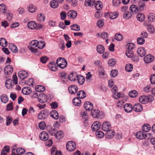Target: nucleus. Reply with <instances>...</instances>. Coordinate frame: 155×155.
Returning a JSON list of instances; mask_svg holds the SVG:
<instances>
[{
    "mask_svg": "<svg viewBox=\"0 0 155 155\" xmlns=\"http://www.w3.org/2000/svg\"><path fill=\"white\" fill-rule=\"evenodd\" d=\"M126 47L127 49L125 54L128 58H131L134 56L133 51L132 50L135 48V45L133 43H129L127 44Z\"/></svg>",
    "mask_w": 155,
    "mask_h": 155,
    "instance_id": "nucleus-1",
    "label": "nucleus"
},
{
    "mask_svg": "<svg viewBox=\"0 0 155 155\" xmlns=\"http://www.w3.org/2000/svg\"><path fill=\"white\" fill-rule=\"evenodd\" d=\"M30 47L33 48L38 47V48L42 49L45 46V43L44 41H40L39 42L36 40L31 41L30 43Z\"/></svg>",
    "mask_w": 155,
    "mask_h": 155,
    "instance_id": "nucleus-2",
    "label": "nucleus"
},
{
    "mask_svg": "<svg viewBox=\"0 0 155 155\" xmlns=\"http://www.w3.org/2000/svg\"><path fill=\"white\" fill-rule=\"evenodd\" d=\"M56 63L58 66L62 69L65 68L67 65V61L62 57L58 58L56 60Z\"/></svg>",
    "mask_w": 155,
    "mask_h": 155,
    "instance_id": "nucleus-3",
    "label": "nucleus"
},
{
    "mask_svg": "<svg viewBox=\"0 0 155 155\" xmlns=\"http://www.w3.org/2000/svg\"><path fill=\"white\" fill-rule=\"evenodd\" d=\"M91 115L94 118H101L104 115L103 113L100 112L97 109L92 110L91 112Z\"/></svg>",
    "mask_w": 155,
    "mask_h": 155,
    "instance_id": "nucleus-4",
    "label": "nucleus"
},
{
    "mask_svg": "<svg viewBox=\"0 0 155 155\" xmlns=\"http://www.w3.org/2000/svg\"><path fill=\"white\" fill-rule=\"evenodd\" d=\"M76 147V145L74 141H68L66 144V148L68 151H72L74 150Z\"/></svg>",
    "mask_w": 155,
    "mask_h": 155,
    "instance_id": "nucleus-5",
    "label": "nucleus"
},
{
    "mask_svg": "<svg viewBox=\"0 0 155 155\" xmlns=\"http://www.w3.org/2000/svg\"><path fill=\"white\" fill-rule=\"evenodd\" d=\"M18 78L21 80H24L27 78L28 74L25 71H19L18 73Z\"/></svg>",
    "mask_w": 155,
    "mask_h": 155,
    "instance_id": "nucleus-6",
    "label": "nucleus"
},
{
    "mask_svg": "<svg viewBox=\"0 0 155 155\" xmlns=\"http://www.w3.org/2000/svg\"><path fill=\"white\" fill-rule=\"evenodd\" d=\"M77 12L75 10H70L67 13L68 16L71 19L75 18L77 15Z\"/></svg>",
    "mask_w": 155,
    "mask_h": 155,
    "instance_id": "nucleus-7",
    "label": "nucleus"
},
{
    "mask_svg": "<svg viewBox=\"0 0 155 155\" xmlns=\"http://www.w3.org/2000/svg\"><path fill=\"white\" fill-rule=\"evenodd\" d=\"M101 123L98 121H95L91 125V128L93 131H97L100 127Z\"/></svg>",
    "mask_w": 155,
    "mask_h": 155,
    "instance_id": "nucleus-8",
    "label": "nucleus"
},
{
    "mask_svg": "<svg viewBox=\"0 0 155 155\" xmlns=\"http://www.w3.org/2000/svg\"><path fill=\"white\" fill-rule=\"evenodd\" d=\"M78 88L75 85H71L68 87L69 92L71 94H74L78 91Z\"/></svg>",
    "mask_w": 155,
    "mask_h": 155,
    "instance_id": "nucleus-9",
    "label": "nucleus"
},
{
    "mask_svg": "<svg viewBox=\"0 0 155 155\" xmlns=\"http://www.w3.org/2000/svg\"><path fill=\"white\" fill-rule=\"evenodd\" d=\"M4 73L7 75H9L13 72V69L11 65H7L4 68Z\"/></svg>",
    "mask_w": 155,
    "mask_h": 155,
    "instance_id": "nucleus-10",
    "label": "nucleus"
},
{
    "mask_svg": "<svg viewBox=\"0 0 155 155\" xmlns=\"http://www.w3.org/2000/svg\"><path fill=\"white\" fill-rule=\"evenodd\" d=\"M110 127L111 126L110 123L107 121L104 123L102 126V130L106 132L110 130Z\"/></svg>",
    "mask_w": 155,
    "mask_h": 155,
    "instance_id": "nucleus-11",
    "label": "nucleus"
},
{
    "mask_svg": "<svg viewBox=\"0 0 155 155\" xmlns=\"http://www.w3.org/2000/svg\"><path fill=\"white\" fill-rule=\"evenodd\" d=\"M39 137L41 140L46 141L48 139L49 136L48 134L46 132L43 131L40 133Z\"/></svg>",
    "mask_w": 155,
    "mask_h": 155,
    "instance_id": "nucleus-12",
    "label": "nucleus"
},
{
    "mask_svg": "<svg viewBox=\"0 0 155 155\" xmlns=\"http://www.w3.org/2000/svg\"><path fill=\"white\" fill-rule=\"evenodd\" d=\"M130 10L133 15L136 14L139 12V9L137 6L134 5H131L129 8Z\"/></svg>",
    "mask_w": 155,
    "mask_h": 155,
    "instance_id": "nucleus-13",
    "label": "nucleus"
},
{
    "mask_svg": "<svg viewBox=\"0 0 155 155\" xmlns=\"http://www.w3.org/2000/svg\"><path fill=\"white\" fill-rule=\"evenodd\" d=\"M84 107L86 110L90 111L92 110L93 105L91 102L86 101L84 104Z\"/></svg>",
    "mask_w": 155,
    "mask_h": 155,
    "instance_id": "nucleus-14",
    "label": "nucleus"
},
{
    "mask_svg": "<svg viewBox=\"0 0 155 155\" xmlns=\"http://www.w3.org/2000/svg\"><path fill=\"white\" fill-rule=\"evenodd\" d=\"M137 53L140 57H142L146 55V51L143 47H141L138 49Z\"/></svg>",
    "mask_w": 155,
    "mask_h": 155,
    "instance_id": "nucleus-15",
    "label": "nucleus"
},
{
    "mask_svg": "<svg viewBox=\"0 0 155 155\" xmlns=\"http://www.w3.org/2000/svg\"><path fill=\"white\" fill-rule=\"evenodd\" d=\"M154 59V57L151 54H148L145 57L143 60L145 63H148L152 62Z\"/></svg>",
    "mask_w": 155,
    "mask_h": 155,
    "instance_id": "nucleus-16",
    "label": "nucleus"
},
{
    "mask_svg": "<svg viewBox=\"0 0 155 155\" xmlns=\"http://www.w3.org/2000/svg\"><path fill=\"white\" fill-rule=\"evenodd\" d=\"M145 132L143 131H140L137 133L135 136L137 138L142 140L145 139Z\"/></svg>",
    "mask_w": 155,
    "mask_h": 155,
    "instance_id": "nucleus-17",
    "label": "nucleus"
},
{
    "mask_svg": "<svg viewBox=\"0 0 155 155\" xmlns=\"http://www.w3.org/2000/svg\"><path fill=\"white\" fill-rule=\"evenodd\" d=\"M134 110L137 112H140L143 110L141 105L140 104H135L133 107Z\"/></svg>",
    "mask_w": 155,
    "mask_h": 155,
    "instance_id": "nucleus-18",
    "label": "nucleus"
},
{
    "mask_svg": "<svg viewBox=\"0 0 155 155\" xmlns=\"http://www.w3.org/2000/svg\"><path fill=\"white\" fill-rule=\"evenodd\" d=\"M94 5L96 9L97 10H100L103 8L102 3L100 1H97L95 2Z\"/></svg>",
    "mask_w": 155,
    "mask_h": 155,
    "instance_id": "nucleus-19",
    "label": "nucleus"
},
{
    "mask_svg": "<svg viewBox=\"0 0 155 155\" xmlns=\"http://www.w3.org/2000/svg\"><path fill=\"white\" fill-rule=\"evenodd\" d=\"M133 109L132 105L130 104H126L124 106V110L127 112H130Z\"/></svg>",
    "mask_w": 155,
    "mask_h": 155,
    "instance_id": "nucleus-20",
    "label": "nucleus"
},
{
    "mask_svg": "<svg viewBox=\"0 0 155 155\" xmlns=\"http://www.w3.org/2000/svg\"><path fill=\"white\" fill-rule=\"evenodd\" d=\"M73 104L76 106H79L81 104V100L78 97H75L72 101Z\"/></svg>",
    "mask_w": 155,
    "mask_h": 155,
    "instance_id": "nucleus-21",
    "label": "nucleus"
},
{
    "mask_svg": "<svg viewBox=\"0 0 155 155\" xmlns=\"http://www.w3.org/2000/svg\"><path fill=\"white\" fill-rule=\"evenodd\" d=\"M50 69L52 71H56L57 70V67L55 62H51L49 63L48 65Z\"/></svg>",
    "mask_w": 155,
    "mask_h": 155,
    "instance_id": "nucleus-22",
    "label": "nucleus"
},
{
    "mask_svg": "<svg viewBox=\"0 0 155 155\" xmlns=\"http://www.w3.org/2000/svg\"><path fill=\"white\" fill-rule=\"evenodd\" d=\"M8 47L13 52L15 53L18 52V49L17 47L14 44L12 43L9 44Z\"/></svg>",
    "mask_w": 155,
    "mask_h": 155,
    "instance_id": "nucleus-23",
    "label": "nucleus"
},
{
    "mask_svg": "<svg viewBox=\"0 0 155 155\" xmlns=\"http://www.w3.org/2000/svg\"><path fill=\"white\" fill-rule=\"evenodd\" d=\"M82 117L84 121V122L87 126L88 124V123L86 122L88 119V114L87 112H84L81 114Z\"/></svg>",
    "mask_w": 155,
    "mask_h": 155,
    "instance_id": "nucleus-24",
    "label": "nucleus"
},
{
    "mask_svg": "<svg viewBox=\"0 0 155 155\" xmlns=\"http://www.w3.org/2000/svg\"><path fill=\"white\" fill-rule=\"evenodd\" d=\"M51 116L54 119L57 120L58 118L59 115L56 110L51 111L50 113Z\"/></svg>",
    "mask_w": 155,
    "mask_h": 155,
    "instance_id": "nucleus-25",
    "label": "nucleus"
},
{
    "mask_svg": "<svg viewBox=\"0 0 155 155\" xmlns=\"http://www.w3.org/2000/svg\"><path fill=\"white\" fill-rule=\"evenodd\" d=\"M28 27L31 29H35L37 27V24L34 21H31L29 22L28 23Z\"/></svg>",
    "mask_w": 155,
    "mask_h": 155,
    "instance_id": "nucleus-26",
    "label": "nucleus"
},
{
    "mask_svg": "<svg viewBox=\"0 0 155 155\" xmlns=\"http://www.w3.org/2000/svg\"><path fill=\"white\" fill-rule=\"evenodd\" d=\"M31 89L28 87H24L22 90V92L23 94L25 95H28L31 92Z\"/></svg>",
    "mask_w": 155,
    "mask_h": 155,
    "instance_id": "nucleus-27",
    "label": "nucleus"
},
{
    "mask_svg": "<svg viewBox=\"0 0 155 155\" xmlns=\"http://www.w3.org/2000/svg\"><path fill=\"white\" fill-rule=\"evenodd\" d=\"M13 85V83L12 82V80L9 79L7 80L5 84L7 88L9 89L11 88H12V85Z\"/></svg>",
    "mask_w": 155,
    "mask_h": 155,
    "instance_id": "nucleus-28",
    "label": "nucleus"
},
{
    "mask_svg": "<svg viewBox=\"0 0 155 155\" xmlns=\"http://www.w3.org/2000/svg\"><path fill=\"white\" fill-rule=\"evenodd\" d=\"M115 132L114 131L109 130L107 131L105 136L107 138L111 139L114 136Z\"/></svg>",
    "mask_w": 155,
    "mask_h": 155,
    "instance_id": "nucleus-29",
    "label": "nucleus"
},
{
    "mask_svg": "<svg viewBox=\"0 0 155 155\" xmlns=\"http://www.w3.org/2000/svg\"><path fill=\"white\" fill-rule=\"evenodd\" d=\"M77 96L79 98L83 99L86 97V94L84 91L81 90L77 93Z\"/></svg>",
    "mask_w": 155,
    "mask_h": 155,
    "instance_id": "nucleus-30",
    "label": "nucleus"
},
{
    "mask_svg": "<svg viewBox=\"0 0 155 155\" xmlns=\"http://www.w3.org/2000/svg\"><path fill=\"white\" fill-rule=\"evenodd\" d=\"M77 79L78 84L80 85L83 84L84 82L85 78L81 75H79L77 76Z\"/></svg>",
    "mask_w": 155,
    "mask_h": 155,
    "instance_id": "nucleus-31",
    "label": "nucleus"
},
{
    "mask_svg": "<svg viewBox=\"0 0 155 155\" xmlns=\"http://www.w3.org/2000/svg\"><path fill=\"white\" fill-rule=\"evenodd\" d=\"M147 96L142 95L139 98V101L140 102L143 104H145L148 103V101L147 98Z\"/></svg>",
    "mask_w": 155,
    "mask_h": 155,
    "instance_id": "nucleus-32",
    "label": "nucleus"
},
{
    "mask_svg": "<svg viewBox=\"0 0 155 155\" xmlns=\"http://www.w3.org/2000/svg\"><path fill=\"white\" fill-rule=\"evenodd\" d=\"M17 155H22L25 152V150L24 148L21 147H18L16 150Z\"/></svg>",
    "mask_w": 155,
    "mask_h": 155,
    "instance_id": "nucleus-33",
    "label": "nucleus"
},
{
    "mask_svg": "<svg viewBox=\"0 0 155 155\" xmlns=\"http://www.w3.org/2000/svg\"><path fill=\"white\" fill-rule=\"evenodd\" d=\"M45 86L41 85H37L35 88V90L38 92H43L45 91Z\"/></svg>",
    "mask_w": 155,
    "mask_h": 155,
    "instance_id": "nucleus-34",
    "label": "nucleus"
},
{
    "mask_svg": "<svg viewBox=\"0 0 155 155\" xmlns=\"http://www.w3.org/2000/svg\"><path fill=\"white\" fill-rule=\"evenodd\" d=\"M50 5L51 8H55L58 7L59 4L58 1L53 0L50 2Z\"/></svg>",
    "mask_w": 155,
    "mask_h": 155,
    "instance_id": "nucleus-35",
    "label": "nucleus"
},
{
    "mask_svg": "<svg viewBox=\"0 0 155 155\" xmlns=\"http://www.w3.org/2000/svg\"><path fill=\"white\" fill-rule=\"evenodd\" d=\"M142 129L144 132H147L150 130V126L149 125L147 124H145L142 126Z\"/></svg>",
    "mask_w": 155,
    "mask_h": 155,
    "instance_id": "nucleus-36",
    "label": "nucleus"
},
{
    "mask_svg": "<svg viewBox=\"0 0 155 155\" xmlns=\"http://www.w3.org/2000/svg\"><path fill=\"white\" fill-rule=\"evenodd\" d=\"M97 50L98 53L103 54L104 51V47L101 45H98L97 47Z\"/></svg>",
    "mask_w": 155,
    "mask_h": 155,
    "instance_id": "nucleus-37",
    "label": "nucleus"
},
{
    "mask_svg": "<svg viewBox=\"0 0 155 155\" xmlns=\"http://www.w3.org/2000/svg\"><path fill=\"white\" fill-rule=\"evenodd\" d=\"M118 16V13L117 12H110L109 15V18L112 19L116 18Z\"/></svg>",
    "mask_w": 155,
    "mask_h": 155,
    "instance_id": "nucleus-38",
    "label": "nucleus"
},
{
    "mask_svg": "<svg viewBox=\"0 0 155 155\" xmlns=\"http://www.w3.org/2000/svg\"><path fill=\"white\" fill-rule=\"evenodd\" d=\"M54 136L57 139H60L62 138L64 134L63 132L61 131H57Z\"/></svg>",
    "mask_w": 155,
    "mask_h": 155,
    "instance_id": "nucleus-39",
    "label": "nucleus"
},
{
    "mask_svg": "<svg viewBox=\"0 0 155 155\" xmlns=\"http://www.w3.org/2000/svg\"><path fill=\"white\" fill-rule=\"evenodd\" d=\"M0 45L4 47H6L8 45V42L6 39L4 38H0Z\"/></svg>",
    "mask_w": 155,
    "mask_h": 155,
    "instance_id": "nucleus-40",
    "label": "nucleus"
},
{
    "mask_svg": "<svg viewBox=\"0 0 155 155\" xmlns=\"http://www.w3.org/2000/svg\"><path fill=\"white\" fill-rule=\"evenodd\" d=\"M95 0H85L84 4L86 6H91L94 5Z\"/></svg>",
    "mask_w": 155,
    "mask_h": 155,
    "instance_id": "nucleus-41",
    "label": "nucleus"
},
{
    "mask_svg": "<svg viewBox=\"0 0 155 155\" xmlns=\"http://www.w3.org/2000/svg\"><path fill=\"white\" fill-rule=\"evenodd\" d=\"M45 16L43 13H40L38 15L37 19L40 22H43L45 21Z\"/></svg>",
    "mask_w": 155,
    "mask_h": 155,
    "instance_id": "nucleus-42",
    "label": "nucleus"
},
{
    "mask_svg": "<svg viewBox=\"0 0 155 155\" xmlns=\"http://www.w3.org/2000/svg\"><path fill=\"white\" fill-rule=\"evenodd\" d=\"M71 29V30L74 31H80V26L77 24H73L70 26Z\"/></svg>",
    "mask_w": 155,
    "mask_h": 155,
    "instance_id": "nucleus-43",
    "label": "nucleus"
},
{
    "mask_svg": "<svg viewBox=\"0 0 155 155\" xmlns=\"http://www.w3.org/2000/svg\"><path fill=\"white\" fill-rule=\"evenodd\" d=\"M48 131L49 133L52 136H54L57 130L56 129L51 128L50 127H48L47 128Z\"/></svg>",
    "mask_w": 155,
    "mask_h": 155,
    "instance_id": "nucleus-44",
    "label": "nucleus"
},
{
    "mask_svg": "<svg viewBox=\"0 0 155 155\" xmlns=\"http://www.w3.org/2000/svg\"><path fill=\"white\" fill-rule=\"evenodd\" d=\"M1 102L4 103H6L8 101L7 96L5 94H3L0 97Z\"/></svg>",
    "mask_w": 155,
    "mask_h": 155,
    "instance_id": "nucleus-45",
    "label": "nucleus"
},
{
    "mask_svg": "<svg viewBox=\"0 0 155 155\" xmlns=\"http://www.w3.org/2000/svg\"><path fill=\"white\" fill-rule=\"evenodd\" d=\"M137 18L139 21L142 22L144 20L145 17L143 14L140 13L137 15Z\"/></svg>",
    "mask_w": 155,
    "mask_h": 155,
    "instance_id": "nucleus-46",
    "label": "nucleus"
},
{
    "mask_svg": "<svg viewBox=\"0 0 155 155\" xmlns=\"http://www.w3.org/2000/svg\"><path fill=\"white\" fill-rule=\"evenodd\" d=\"M38 98H40L41 100H42L44 101L47 102V96L46 94L44 93H41L39 94Z\"/></svg>",
    "mask_w": 155,
    "mask_h": 155,
    "instance_id": "nucleus-47",
    "label": "nucleus"
},
{
    "mask_svg": "<svg viewBox=\"0 0 155 155\" xmlns=\"http://www.w3.org/2000/svg\"><path fill=\"white\" fill-rule=\"evenodd\" d=\"M36 8L35 6L32 4H30L28 7V10L31 13H34L36 11Z\"/></svg>",
    "mask_w": 155,
    "mask_h": 155,
    "instance_id": "nucleus-48",
    "label": "nucleus"
},
{
    "mask_svg": "<svg viewBox=\"0 0 155 155\" xmlns=\"http://www.w3.org/2000/svg\"><path fill=\"white\" fill-rule=\"evenodd\" d=\"M138 94V93L135 90H133L129 92V95L131 97H136Z\"/></svg>",
    "mask_w": 155,
    "mask_h": 155,
    "instance_id": "nucleus-49",
    "label": "nucleus"
},
{
    "mask_svg": "<svg viewBox=\"0 0 155 155\" xmlns=\"http://www.w3.org/2000/svg\"><path fill=\"white\" fill-rule=\"evenodd\" d=\"M132 16L131 13L129 12H127L123 14V17L127 19L131 18Z\"/></svg>",
    "mask_w": 155,
    "mask_h": 155,
    "instance_id": "nucleus-50",
    "label": "nucleus"
},
{
    "mask_svg": "<svg viewBox=\"0 0 155 155\" xmlns=\"http://www.w3.org/2000/svg\"><path fill=\"white\" fill-rule=\"evenodd\" d=\"M133 69V65L130 64H127L125 67V70L128 72L131 71Z\"/></svg>",
    "mask_w": 155,
    "mask_h": 155,
    "instance_id": "nucleus-51",
    "label": "nucleus"
},
{
    "mask_svg": "<svg viewBox=\"0 0 155 155\" xmlns=\"http://www.w3.org/2000/svg\"><path fill=\"white\" fill-rule=\"evenodd\" d=\"M147 27L148 30L150 33L152 34L155 32V30L153 26L151 25H147Z\"/></svg>",
    "mask_w": 155,
    "mask_h": 155,
    "instance_id": "nucleus-52",
    "label": "nucleus"
},
{
    "mask_svg": "<svg viewBox=\"0 0 155 155\" xmlns=\"http://www.w3.org/2000/svg\"><path fill=\"white\" fill-rule=\"evenodd\" d=\"M121 3L120 0H113L112 4L113 6L115 7H118Z\"/></svg>",
    "mask_w": 155,
    "mask_h": 155,
    "instance_id": "nucleus-53",
    "label": "nucleus"
},
{
    "mask_svg": "<svg viewBox=\"0 0 155 155\" xmlns=\"http://www.w3.org/2000/svg\"><path fill=\"white\" fill-rule=\"evenodd\" d=\"M123 36L120 34L117 33L115 34L114 36L115 38L117 40L120 41L123 39Z\"/></svg>",
    "mask_w": 155,
    "mask_h": 155,
    "instance_id": "nucleus-54",
    "label": "nucleus"
},
{
    "mask_svg": "<svg viewBox=\"0 0 155 155\" xmlns=\"http://www.w3.org/2000/svg\"><path fill=\"white\" fill-rule=\"evenodd\" d=\"M104 20L101 19H99L98 21L97 24L99 28L102 27L104 25Z\"/></svg>",
    "mask_w": 155,
    "mask_h": 155,
    "instance_id": "nucleus-55",
    "label": "nucleus"
},
{
    "mask_svg": "<svg viewBox=\"0 0 155 155\" xmlns=\"http://www.w3.org/2000/svg\"><path fill=\"white\" fill-rule=\"evenodd\" d=\"M145 41L144 39L141 37H139L137 39V43L140 45H142L144 44Z\"/></svg>",
    "mask_w": 155,
    "mask_h": 155,
    "instance_id": "nucleus-56",
    "label": "nucleus"
},
{
    "mask_svg": "<svg viewBox=\"0 0 155 155\" xmlns=\"http://www.w3.org/2000/svg\"><path fill=\"white\" fill-rule=\"evenodd\" d=\"M67 13L65 11H62L60 13V16L62 20H65L67 16Z\"/></svg>",
    "mask_w": 155,
    "mask_h": 155,
    "instance_id": "nucleus-57",
    "label": "nucleus"
},
{
    "mask_svg": "<svg viewBox=\"0 0 155 155\" xmlns=\"http://www.w3.org/2000/svg\"><path fill=\"white\" fill-rule=\"evenodd\" d=\"M117 74L118 71L117 70H112L110 72V75L112 77L115 78L117 76Z\"/></svg>",
    "mask_w": 155,
    "mask_h": 155,
    "instance_id": "nucleus-58",
    "label": "nucleus"
},
{
    "mask_svg": "<svg viewBox=\"0 0 155 155\" xmlns=\"http://www.w3.org/2000/svg\"><path fill=\"white\" fill-rule=\"evenodd\" d=\"M6 7L4 4H1L0 5V11L2 12L3 13L6 12Z\"/></svg>",
    "mask_w": 155,
    "mask_h": 155,
    "instance_id": "nucleus-59",
    "label": "nucleus"
},
{
    "mask_svg": "<svg viewBox=\"0 0 155 155\" xmlns=\"http://www.w3.org/2000/svg\"><path fill=\"white\" fill-rule=\"evenodd\" d=\"M139 8L138 9L140 10H143L144 9V7L145 6V4L144 3H143L140 1L138 2Z\"/></svg>",
    "mask_w": 155,
    "mask_h": 155,
    "instance_id": "nucleus-60",
    "label": "nucleus"
},
{
    "mask_svg": "<svg viewBox=\"0 0 155 155\" xmlns=\"http://www.w3.org/2000/svg\"><path fill=\"white\" fill-rule=\"evenodd\" d=\"M108 64L110 66H114L116 64L115 60L114 59H111L108 61Z\"/></svg>",
    "mask_w": 155,
    "mask_h": 155,
    "instance_id": "nucleus-61",
    "label": "nucleus"
},
{
    "mask_svg": "<svg viewBox=\"0 0 155 155\" xmlns=\"http://www.w3.org/2000/svg\"><path fill=\"white\" fill-rule=\"evenodd\" d=\"M96 136L100 138L103 137L104 136V133L101 131H98L96 133Z\"/></svg>",
    "mask_w": 155,
    "mask_h": 155,
    "instance_id": "nucleus-62",
    "label": "nucleus"
},
{
    "mask_svg": "<svg viewBox=\"0 0 155 155\" xmlns=\"http://www.w3.org/2000/svg\"><path fill=\"white\" fill-rule=\"evenodd\" d=\"M150 80L152 84H155V74H152L151 75Z\"/></svg>",
    "mask_w": 155,
    "mask_h": 155,
    "instance_id": "nucleus-63",
    "label": "nucleus"
},
{
    "mask_svg": "<svg viewBox=\"0 0 155 155\" xmlns=\"http://www.w3.org/2000/svg\"><path fill=\"white\" fill-rule=\"evenodd\" d=\"M12 120V117H11L10 116H8V117H7L6 119V120L7 121L6 123V125L7 126H8L10 125Z\"/></svg>",
    "mask_w": 155,
    "mask_h": 155,
    "instance_id": "nucleus-64",
    "label": "nucleus"
}]
</instances>
